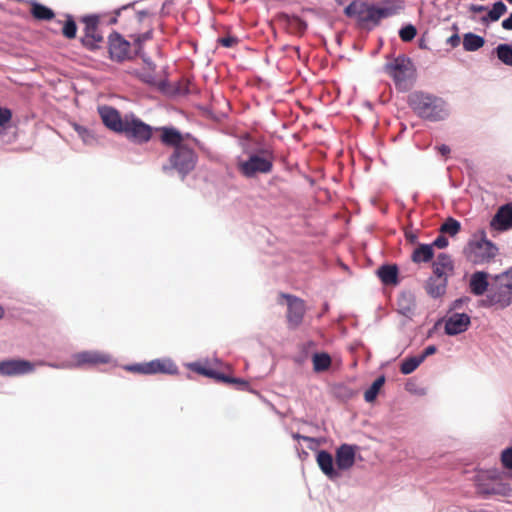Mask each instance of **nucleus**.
<instances>
[{"label": "nucleus", "instance_id": "1", "mask_svg": "<svg viewBox=\"0 0 512 512\" xmlns=\"http://www.w3.org/2000/svg\"><path fill=\"white\" fill-rule=\"evenodd\" d=\"M124 14L123 28L135 45V53L141 55L142 43L152 38L153 28L151 15L146 11H135L132 6H124L116 13Z\"/></svg>", "mask_w": 512, "mask_h": 512}, {"label": "nucleus", "instance_id": "2", "mask_svg": "<svg viewBox=\"0 0 512 512\" xmlns=\"http://www.w3.org/2000/svg\"><path fill=\"white\" fill-rule=\"evenodd\" d=\"M408 105L420 118L432 122L441 121L448 116L446 102L434 94L414 91L408 96Z\"/></svg>", "mask_w": 512, "mask_h": 512}, {"label": "nucleus", "instance_id": "3", "mask_svg": "<svg viewBox=\"0 0 512 512\" xmlns=\"http://www.w3.org/2000/svg\"><path fill=\"white\" fill-rule=\"evenodd\" d=\"M484 308L504 310L512 305V267L496 275L485 298L479 301Z\"/></svg>", "mask_w": 512, "mask_h": 512}, {"label": "nucleus", "instance_id": "4", "mask_svg": "<svg viewBox=\"0 0 512 512\" xmlns=\"http://www.w3.org/2000/svg\"><path fill=\"white\" fill-rule=\"evenodd\" d=\"M347 17L355 18L361 27L376 26L381 19L392 14L390 8L376 7L360 0H353L345 9Z\"/></svg>", "mask_w": 512, "mask_h": 512}, {"label": "nucleus", "instance_id": "5", "mask_svg": "<svg viewBox=\"0 0 512 512\" xmlns=\"http://www.w3.org/2000/svg\"><path fill=\"white\" fill-rule=\"evenodd\" d=\"M498 254V248L486 238V233L481 231V237L471 239L463 248V255L472 265H486L491 263Z\"/></svg>", "mask_w": 512, "mask_h": 512}, {"label": "nucleus", "instance_id": "6", "mask_svg": "<svg viewBox=\"0 0 512 512\" xmlns=\"http://www.w3.org/2000/svg\"><path fill=\"white\" fill-rule=\"evenodd\" d=\"M386 73L393 79L399 91H408L415 80L416 70L412 61L405 56H398L385 65Z\"/></svg>", "mask_w": 512, "mask_h": 512}, {"label": "nucleus", "instance_id": "7", "mask_svg": "<svg viewBox=\"0 0 512 512\" xmlns=\"http://www.w3.org/2000/svg\"><path fill=\"white\" fill-rule=\"evenodd\" d=\"M273 161V153L268 149H262L259 154H251L247 160L240 162L238 169L243 176L252 178L258 173H270Z\"/></svg>", "mask_w": 512, "mask_h": 512}, {"label": "nucleus", "instance_id": "8", "mask_svg": "<svg viewBox=\"0 0 512 512\" xmlns=\"http://www.w3.org/2000/svg\"><path fill=\"white\" fill-rule=\"evenodd\" d=\"M120 133L134 143L144 144L152 138L153 128L134 115H125Z\"/></svg>", "mask_w": 512, "mask_h": 512}, {"label": "nucleus", "instance_id": "9", "mask_svg": "<svg viewBox=\"0 0 512 512\" xmlns=\"http://www.w3.org/2000/svg\"><path fill=\"white\" fill-rule=\"evenodd\" d=\"M125 369L132 373L143 375L167 374L174 375L178 373V367L170 359H154L149 362L128 365Z\"/></svg>", "mask_w": 512, "mask_h": 512}, {"label": "nucleus", "instance_id": "10", "mask_svg": "<svg viewBox=\"0 0 512 512\" xmlns=\"http://www.w3.org/2000/svg\"><path fill=\"white\" fill-rule=\"evenodd\" d=\"M169 162L175 170L183 177L190 173L196 166L197 155L187 144L174 149Z\"/></svg>", "mask_w": 512, "mask_h": 512}, {"label": "nucleus", "instance_id": "11", "mask_svg": "<svg viewBox=\"0 0 512 512\" xmlns=\"http://www.w3.org/2000/svg\"><path fill=\"white\" fill-rule=\"evenodd\" d=\"M279 298L286 301V320L288 327L290 329L298 328L302 324L306 314L307 307L305 301L288 293H280Z\"/></svg>", "mask_w": 512, "mask_h": 512}, {"label": "nucleus", "instance_id": "12", "mask_svg": "<svg viewBox=\"0 0 512 512\" xmlns=\"http://www.w3.org/2000/svg\"><path fill=\"white\" fill-rule=\"evenodd\" d=\"M478 492L485 495H505L509 488L500 481L497 471H486L478 475Z\"/></svg>", "mask_w": 512, "mask_h": 512}, {"label": "nucleus", "instance_id": "13", "mask_svg": "<svg viewBox=\"0 0 512 512\" xmlns=\"http://www.w3.org/2000/svg\"><path fill=\"white\" fill-rule=\"evenodd\" d=\"M73 367H95L101 364H108L112 357L108 353L100 351H82L72 356Z\"/></svg>", "mask_w": 512, "mask_h": 512}, {"label": "nucleus", "instance_id": "14", "mask_svg": "<svg viewBox=\"0 0 512 512\" xmlns=\"http://www.w3.org/2000/svg\"><path fill=\"white\" fill-rule=\"evenodd\" d=\"M130 42L120 34L113 33L109 36V54L112 60L122 62L131 58Z\"/></svg>", "mask_w": 512, "mask_h": 512}, {"label": "nucleus", "instance_id": "15", "mask_svg": "<svg viewBox=\"0 0 512 512\" xmlns=\"http://www.w3.org/2000/svg\"><path fill=\"white\" fill-rule=\"evenodd\" d=\"M33 370L34 365L28 360L9 359L0 361L1 376H20L31 373Z\"/></svg>", "mask_w": 512, "mask_h": 512}, {"label": "nucleus", "instance_id": "16", "mask_svg": "<svg viewBox=\"0 0 512 512\" xmlns=\"http://www.w3.org/2000/svg\"><path fill=\"white\" fill-rule=\"evenodd\" d=\"M444 322L445 333L454 336L465 332L469 328L471 318L466 313H452L444 319Z\"/></svg>", "mask_w": 512, "mask_h": 512}, {"label": "nucleus", "instance_id": "17", "mask_svg": "<svg viewBox=\"0 0 512 512\" xmlns=\"http://www.w3.org/2000/svg\"><path fill=\"white\" fill-rule=\"evenodd\" d=\"M83 22L85 28L82 43L84 46L94 49L98 43L103 41V37L98 32V18L96 16H86L83 18Z\"/></svg>", "mask_w": 512, "mask_h": 512}, {"label": "nucleus", "instance_id": "18", "mask_svg": "<svg viewBox=\"0 0 512 512\" xmlns=\"http://www.w3.org/2000/svg\"><path fill=\"white\" fill-rule=\"evenodd\" d=\"M189 368L201 375L214 378L218 381L225 382V383H234L240 385L242 388L248 387V383L245 380L237 379V378H231L229 376H226L224 374L218 373L212 369H209L205 367L204 365L200 363H191L189 365Z\"/></svg>", "mask_w": 512, "mask_h": 512}, {"label": "nucleus", "instance_id": "19", "mask_svg": "<svg viewBox=\"0 0 512 512\" xmlns=\"http://www.w3.org/2000/svg\"><path fill=\"white\" fill-rule=\"evenodd\" d=\"M99 113L106 127L112 131L121 132L124 125V117L122 118L115 108L104 106L99 108Z\"/></svg>", "mask_w": 512, "mask_h": 512}, {"label": "nucleus", "instance_id": "20", "mask_svg": "<svg viewBox=\"0 0 512 512\" xmlns=\"http://www.w3.org/2000/svg\"><path fill=\"white\" fill-rule=\"evenodd\" d=\"M490 225L493 229L505 231L512 227V204H506L498 209Z\"/></svg>", "mask_w": 512, "mask_h": 512}, {"label": "nucleus", "instance_id": "21", "mask_svg": "<svg viewBox=\"0 0 512 512\" xmlns=\"http://www.w3.org/2000/svg\"><path fill=\"white\" fill-rule=\"evenodd\" d=\"M433 275L448 280L453 274L454 263L450 255L440 253L436 260L432 263Z\"/></svg>", "mask_w": 512, "mask_h": 512}, {"label": "nucleus", "instance_id": "22", "mask_svg": "<svg viewBox=\"0 0 512 512\" xmlns=\"http://www.w3.org/2000/svg\"><path fill=\"white\" fill-rule=\"evenodd\" d=\"M335 463L338 470H348L355 463V449L348 444L341 445L336 451Z\"/></svg>", "mask_w": 512, "mask_h": 512}, {"label": "nucleus", "instance_id": "23", "mask_svg": "<svg viewBox=\"0 0 512 512\" xmlns=\"http://www.w3.org/2000/svg\"><path fill=\"white\" fill-rule=\"evenodd\" d=\"M316 461L321 471L331 480H335L340 477V473L334 467V460L332 455L321 450L316 455Z\"/></svg>", "mask_w": 512, "mask_h": 512}, {"label": "nucleus", "instance_id": "24", "mask_svg": "<svg viewBox=\"0 0 512 512\" xmlns=\"http://www.w3.org/2000/svg\"><path fill=\"white\" fill-rule=\"evenodd\" d=\"M155 130L161 132L160 140L164 145L173 147L174 149L185 145L181 132L176 128L164 126L155 128Z\"/></svg>", "mask_w": 512, "mask_h": 512}, {"label": "nucleus", "instance_id": "25", "mask_svg": "<svg viewBox=\"0 0 512 512\" xmlns=\"http://www.w3.org/2000/svg\"><path fill=\"white\" fill-rule=\"evenodd\" d=\"M489 274L484 271H476L474 272L469 280V289L470 292L475 296H482L489 290V282H488Z\"/></svg>", "mask_w": 512, "mask_h": 512}, {"label": "nucleus", "instance_id": "26", "mask_svg": "<svg viewBox=\"0 0 512 512\" xmlns=\"http://www.w3.org/2000/svg\"><path fill=\"white\" fill-rule=\"evenodd\" d=\"M448 280L442 279L432 274L425 284L427 294L433 298H439L446 292Z\"/></svg>", "mask_w": 512, "mask_h": 512}, {"label": "nucleus", "instance_id": "27", "mask_svg": "<svg viewBox=\"0 0 512 512\" xmlns=\"http://www.w3.org/2000/svg\"><path fill=\"white\" fill-rule=\"evenodd\" d=\"M398 272L396 265H382L377 270V275L384 285H396L398 283Z\"/></svg>", "mask_w": 512, "mask_h": 512}, {"label": "nucleus", "instance_id": "28", "mask_svg": "<svg viewBox=\"0 0 512 512\" xmlns=\"http://www.w3.org/2000/svg\"><path fill=\"white\" fill-rule=\"evenodd\" d=\"M434 251L432 245L420 244L412 253L411 259L414 263H427L433 259Z\"/></svg>", "mask_w": 512, "mask_h": 512}, {"label": "nucleus", "instance_id": "29", "mask_svg": "<svg viewBox=\"0 0 512 512\" xmlns=\"http://www.w3.org/2000/svg\"><path fill=\"white\" fill-rule=\"evenodd\" d=\"M485 44L483 37L474 33H466L463 36V48L465 51H477Z\"/></svg>", "mask_w": 512, "mask_h": 512}, {"label": "nucleus", "instance_id": "30", "mask_svg": "<svg viewBox=\"0 0 512 512\" xmlns=\"http://www.w3.org/2000/svg\"><path fill=\"white\" fill-rule=\"evenodd\" d=\"M331 357L327 353H316L312 357L313 369L315 372H323L330 368Z\"/></svg>", "mask_w": 512, "mask_h": 512}, {"label": "nucleus", "instance_id": "31", "mask_svg": "<svg viewBox=\"0 0 512 512\" xmlns=\"http://www.w3.org/2000/svg\"><path fill=\"white\" fill-rule=\"evenodd\" d=\"M139 56L143 58V61L145 62L147 68H145V71L143 73L136 72V75L143 82L154 84L156 82L155 65L151 61L146 59L142 53Z\"/></svg>", "mask_w": 512, "mask_h": 512}, {"label": "nucleus", "instance_id": "32", "mask_svg": "<svg viewBox=\"0 0 512 512\" xmlns=\"http://www.w3.org/2000/svg\"><path fill=\"white\" fill-rule=\"evenodd\" d=\"M31 14L38 20H51L54 17V12L50 8L39 3L31 6Z\"/></svg>", "mask_w": 512, "mask_h": 512}, {"label": "nucleus", "instance_id": "33", "mask_svg": "<svg viewBox=\"0 0 512 512\" xmlns=\"http://www.w3.org/2000/svg\"><path fill=\"white\" fill-rule=\"evenodd\" d=\"M384 383H385V377L384 376L378 377L372 383V385L365 391V393H364L365 401L369 402V403L373 402L376 399L380 389L383 387Z\"/></svg>", "mask_w": 512, "mask_h": 512}, {"label": "nucleus", "instance_id": "34", "mask_svg": "<svg viewBox=\"0 0 512 512\" xmlns=\"http://www.w3.org/2000/svg\"><path fill=\"white\" fill-rule=\"evenodd\" d=\"M461 230V224L456 219L449 217L445 220V222L440 227V232L444 234H448L450 236H455Z\"/></svg>", "mask_w": 512, "mask_h": 512}, {"label": "nucleus", "instance_id": "35", "mask_svg": "<svg viewBox=\"0 0 512 512\" xmlns=\"http://www.w3.org/2000/svg\"><path fill=\"white\" fill-rule=\"evenodd\" d=\"M422 359L418 356H413V357H409V358H406L402 363H401V366H400V371L402 374L404 375H408V374H411L412 372H414L418 366L422 363Z\"/></svg>", "mask_w": 512, "mask_h": 512}, {"label": "nucleus", "instance_id": "36", "mask_svg": "<svg viewBox=\"0 0 512 512\" xmlns=\"http://www.w3.org/2000/svg\"><path fill=\"white\" fill-rule=\"evenodd\" d=\"M507 11L506 5L502 1H498L493 4L492 9L488 12L486 17L482 18V21H498L500 17Z\"/></svg>", "mask_w": 512, "mask_h": 512}, {"label": "nucleus", "instance_id": "37", "mask_svg": "<svg viewBox=\"0 0 512 512\" xmlns=\"http://www.w3.org/2000/svg\"><path fill=\"white\" fill-rule=\"evenodd\" d=\"M498 59L505 65L512 66V46L509 44H500L496 48Z\"/></svg>", "mask_w": 512, "mask_h": 512}, {"label": "nucleus", "instance_id": "38", "mask_svg": "<svg viewBox=\"0 0 512 512\" xmlns=\"http://www.w3.org/2000/svg\"><path fill=\"white\" fill-rule=\"evenodd\" d=\"M77 33V25L71 15L67 16V20L62 28V34L68 39H74Z\"/></svg>", "mask_w": 512, "mask_h": 512}, {"label": "nucleus", "instance_id": "39", "mask_svg": "<svg viewBox=\"0 0 512 512\" xmlns=\"http://www.w3.org/2000/svg\"><path fill=\"white\" fill-rule=\"evenodd\" d=\"M417 30L413 25H407L399 31V36L404 42H409L415 38Z\"/></svg>", "mask_w": 512, "mask_h": 512}, {"label": "nucleus", "instance_id": "40", "mask_svg": "<svg viewBox=\"0 0 512 512\" xmlns=\"http://www.w3.org/2000/svg\"><path fill=\"white\" fill-rule=\"evenodd\" d=\"M217 41L221 46L226 47V48L235 47L239 43V39L234 36L222 37V38H219Z\"/></svg>", "mask_w": 512, "mask_h": 512}, {"label": "nucleus", "instance_id": "41", "mask_svg": "<svg viewBox=\"0 0 512 512\" xmlns=\"http://www.w3.org/2000/svg\"><path fill=\"white\" fill-rule=\"evenodd\" d=\"M12 119V111L6 107L0 106V127H4Z\"/></svg>", "mask_w": 512, "mask_h": 512}, {"label": "nucleus", "instance_id": "42", "mask_svg": "<svg viewBox=\"0 0 512 512\" xmlns=\"http://www.w3.org/2000/svg\"><path fill=\"white\" fill-rule=\"evenodd\" d=\"M501 462L504 467L512 469V447H509L502 452Z\"/></svg>", "mask_w": 512, "mask_h": 512}, {"label": "nucleus", "instance_id": "43", "mask_svg": "<svg viewBox=\"0 0 512 512\" xmlns=\"http://www.w3.org/2000/svg\"><path fill=\"white\" fill-rule=\"evenodd\" d=\"M437 351V348L436 346L434 345H429L427 346L423 352L419 355V357L422 359V361H424L428 356H431L433 354H435Z\"/></svg>", "mask_w": 512, "mask_h": 512}, {"label": "nucleus", "instance_id": "44", "mask_svg": "<svg viewBox=\"0 0 512 512\" xmlns=\"http://www.w3.org/2000/svg\"><path fill=\"white\" fill-rule=\"evenodd\" d=\"M433 246H436L437 248H441V249H442V248H445V247H447V246H448V239H447L446 237H444V236L440 235V236H438V237L434 240V242H433V244H432V247H433Z\"/></svg>", "mask_w": 512, "mask_h": 512}, {"label": "nucleus", "instance_id": "45", "mask_svg": "<svg viewBox=\"0 0 512 512\" xmlns=\"http://www.w3.org/2000/svg\"><path fill=\"white\" fill-rule=\"evenodd\" d=\"M293 23L295 24L296 28L299 31H305L307 28V24L299 17L295 16L292 19Z\"/></svg>", "mask_w": 512, "mask_h": 512}, {"label": "nucleus", "instance_id": "46", "mask_svg": "<svg viewBox=\"0 0 512 512\" xmlns=\"http://www.w3.org/2000/svg\"><path fill=\"white\" fill-rule=\"evenodd\" d=\"M460 37L457 33L453 34L447 39V44H449L451 47H457L460 44Z\"/></svg>", "mask_w": 512, "mask_h": 512}, {"label": "nucleus", "instance_id": "47", "mask_svg": "<svg viewBox=\"0 0 512 512\" xmlns=\"http://www.w3.org/2000/svg\"><path fill=\"white\" fill-rule=\"evenodd\" d=\"M437 150L444 157H447L450 154V148L445 144L437 146Z\"/></svg>", "mask_w": 512, "mask_h": 512}, {"label": "nucleus", "instance_id": "48", "mask_svg": "<svg viewBox=\"0 0 512 512\" xmlns=\"http://www.w3.org/2000/svg\"><path fill=\"white\" fill-rule=\"evenodd\" d=\"M502 27L505 30H512V13L508 18L502 21Z\"/></svg>", "mask_w": 512, "mask_h": 512}, {"label": "nucleus", "instance_id": "49", "mask_svg": "<svg viewBox=\"0 0 512 512\" xmlns=\"http://www.w3.org/2000/svg\"><path fill=\"white\" fill-rule=\"evenodd\" d=\"M405 237L410 243H415L417 240V236L412 231H406Z\"/></svg>", "mask_w": 512, "mask_h": 512}, {"label": "nucleus", "instance_id": "50", "mask_svg": "<svg viewBox=\"0 0 512 512\" xmlns=\"http://www.w3.org/2000/svg\"><path fill=\"white\" fill-rule=\"evenodd\" d=\"M468 302L469 301V298H466V299H457L453 302V305H452V309H459L461 307V305L464 303V302Z\"/></svg>", "mask_w": 512, "mask_h": 512}, {"label": "nucleus", "instance_id": "51", "mask_svg": "<svg viewBox=\"0 0 512 512\" xmlns=\"http://www.w3.org/2000/svg\"><path fill=\"white\" fill-rule=\"evenodd\" d=\"M486 8L482 5H472L470 7V10L474 13H479V12H482L484 11Z\"/></svg>", "mask_w": 512, "mask_h": 512}, {"label": "nucleus", "instance_id": "52", "mask_svg": "<svg viewBox=\"0 0 512 512\" xmlns=\"http://www.w3.org/2000/svg\"><path fill=\"white\" fill-rule=\"evenodd\" d=\"M294 437H295V438H301V439H303V440H305V441H312V440H313V439H312V438H310V437H307V436H300V435H298V434H297V435H295Z\"/></svg>", "mask_w": 512, "mask_h": 512}, {"label": "nucleus", "instance_id": "53", "mask_svg": "<svg viewBox=\"0 0 512 512\" xmlns=\"http://www.w3.org/2000/svg\"><path fill=\"white\" fill-rule=\"evenodd\" d=\"M4 315V309L0 306V319L3 317Z\"/></svg>", "mask_w": 512, "mask_h": 512}, {"label": "nucleus", "instance_id": "54", "mask_svg": "<svg viewBox=\"0 0 512 512\" xmlns=\"http://www.w3.org/2000/svg\"><path fill=\"white\" fill-rule=\"evenodd\" d=\"M117 22V19L114 17L110 20V23H116Z\"/></svg>", "mask_w": 512, "mask_h": 512}, {"label": "nucleus", "instance_id": "55", "mask_svg": "<svg viewBox=\"0 0 512 512\" xmlns=\"http://www.w3.org/2000/svg\"><path fill=\"white\" fill-rule=\"evenodd\" d=\"M509 3H512V0H507Z\"/></svg>", "mask_w": 512, "mask_h": 512}]
</instances>
